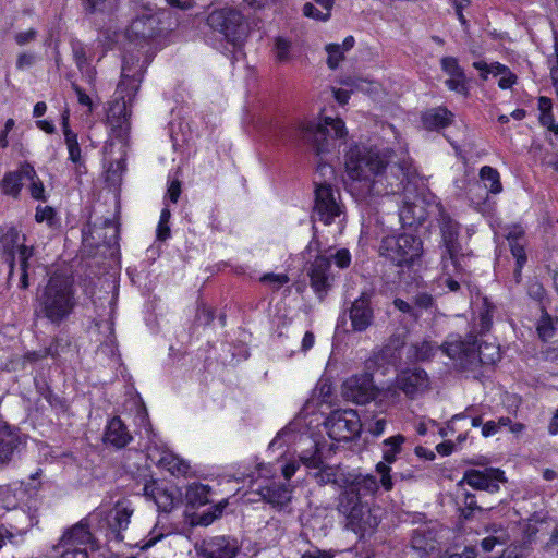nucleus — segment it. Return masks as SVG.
I'll return each mask as SVG.
<instances>
[{
  "label": "nucleus",
  "mask_w": 558,
  "mask_h": 558,
  "mask_svg": "<svg viewBox=\"0 0 558 558\" xmlns=\"http://www.w3.org/2000/svg\"><path fill=\"white\" fill-rule=\"evenodd\" d=\"M159 462L160 465L168 470L172 475H185L190 470V465L186 461L171 452L163 453Z\"/></svg>",
  "instance_id": "nucleus-36"
},
{
  "label": "nucleus",
  "mask_w": 558,
  "mask_h": 558,
  "mask_svg": "<svg viewBox=\"0 0 558 558\" xmlns=\"http://www.w3.org/2000/svg\"><path fill=\"white\" fill-rule=\"evenodd\" d=\"M415 305L428 310L434 305V299L430 294L427 293H418L415 295Z\"/></svg>",
  "instance_id": "nucleus-60"
},
{
  "label": "nucleus",
  "mask_w": 558,
  "mask_h": 558,
  "mask_svg": "<svg viewBox=\"0 0 558 558\" xmlns=\"http://www.w3.org/2000/svg\"><path fill=\"white\" fill-rule=\"evenodd\" d=\"M29 182V192L33 198L35 199H44L45 198V187L37 173L33 179H26Z\"/></svg>",
  "instance_id": "nucleus-51"
},
{
  "label": "nucleus",
  "mask_w": 558,
  "mask_h": 558,
  "mask_svg": "<svg viewBox=\"0 0 558 558\" xmlns=\"http://www.w3.org/2000/svg\"><path fill=\"white\" fill-rule=\"evenodd\" d=\"M328 436L336 441H349L360 434L362 423L352 409L336 410L325 422Z\"/></svg>",
  "instance_id": "nucleus-10"
},
{
  "label": "nucleus",
  "mask_w": 558,
  "mask_h": 558,
  "mask_svg": "<svg viewBox=\"0 0 558 558\" xmlns=\"http://www.w3.org/2000/svg\"><path fill=\"white\" fill-rule=\"evenodd\" d=\"M207 25L233 45H239L247 35L243 14L230 7L216 9L207 16Z\"/></svg>",
  "instance_id": "nucleus-6"
},
{
  "label": "nucleus",
  "mask_w": 558,
  "mask_h": 558,
  "mask_svg": "<svg viewBox=\"0 0 558 558\" xmlns=\"http://www.w3.org/2000/svg\"><path fill=\"white\" fill-rule=\"evenodd\" d=\"M258 493L263 500L278 511H286L292 499V488L281 482H269L259 486Z\"/></svg>",
  "instance_id": "nucleus-23"
},
{
  "label": "nucleus",
  "mask_w": 558,
  "mask_h": 558,
  "mask_svg": "<svg viewBox=\"0 0 558 558\" xmlns=\"http://www.w3.org/2000/svg\"><path fill=\"white\" fill-rule=\"evenodd\" d=\"M34 175L35 169L31 163L25 162L21 165L19 170L7 173L2 179L3 193L17 197L21 192L23 181H26V179H33Z\"/></svg>",
  "instance_id": "nucleus-27"
},
{
  "label": "nucleus",
  "mask_w": 558,
  "mask_h": 558,
  "mask_svg": "<svg viewBox=\"0 0 558 558\" xmlns=\"http://www.w3.org/2000/svg\"><path fill=\"white\" fill-rule=\"evenodd\" d=\"M544 548L547 551H551V553H554L555 555L558 556V523H555V525H554V527H553V530L550 532V537L546 542Z\"/></svg>",
  "instance_id": "nucleus-54"
},
{
  "label": "nucleus",
  "mask_w": 558,
  "mask_h": 558,
  "mask_svg": "<svg viewBox=\"0 0 558 558\" xmlns=\"http://www.w3.org/2000/svg\"><path fill=\"white\" fill-rule=\"evenodd\" d=\"M507 241L515 263L519 264V266L525 265L527 258L525 254L524 231L519 227H514L508 232Z\"/></svg>",
  "instance_id": "nucleus-32"
},
{
  "label": "nucleus",
  "mask_w": 558,
  "mask_h": 558,
  "mask_svg": "<svg viewBox=\"0 0 558 558\" xmlns=\"http://www.w3.org/2000/svg\"><path fill=\"white\" fill-rule=\"evenodd\" d=\"M379 253L397 266H402L421 255L422 241L412 234L388 235L381 240Z\"/></svg>",
  "instance_id": "nucleus-9"
},
{
  "label": "nucleus",
  "mask_w": 558,
  "mask_h": 558,
  "mask_svg": "<svg viewBox=\"0 0 558 558\" xmlns=\"http://www.w3.org/2000/svg\"><path fill=\"white\" fill-rule=\"evenodd\" d=\"M291 43L282 37H277L275 40V57L280 63L290 60Z\"/></svg>",
  "instance_id": "nucleus-46"
},
{
  "label": "nucleus",
  "mask_w": 558,
  "mask_h": 558,
  "mask_svg": "<svg viewBox=\"0 0 558 558\" xmlns=\"http://www.w3.org/2000/svg\"><path fill=\"white\" fill-rule=\"evenodd\" d=\"M342 213L339 192L335 191L330 184H317L315 189V205L312 214L313 220L330 225L337 217H340Z\"/></svg>",
  "instance_id": "nucleus-11"
},
{
  "label": "nucleus",
  "mask_w": 558,
  "mask_h": 558,
  "mask_svg": "<svg viewBox=\"0 0 558 558\" xmlns=\"http://www.w3.org/2000/svg\"><path fill=\"white\" fill-rule=\"evenodd\" d=\"M311 287L322 300L330 289L333 277L330 272V258L317 256L310 267Z\"/></svg>",
  "instance_id": "nucleus-22"
},
{
  "label": "nucleus",
  "mask_w": 558,
  "mask_h": 558,
  "mask_svg": "<svg viewBox=\"0 0 558 558\" xmlns=\"http://www.w3.org/2000/svg\"><path fill=\"white\" fill-rule=\"evenodd\" d=\"M310 441V447L305 450H303L299 458L300 461L310 470L317 469V466H320L323 464V459L320 454V450L317 446V444L313 440Z\"/></svg>",
  "instance_id": "nucleus-40"
},
{
  "label": "nucleus",
  "mask_w": 558,
  "mask_h": 558,
  "mask_svg": "<svg viewBox=\"0 0 558 558\" xmlns=\"http://www.w3.org/2000/svg\"><path fill=\"white\" fill-rule=\"evenodd\" d=\"M20 444V438L8 427L0 428V465L8 463Z\"/></svg>",
  "instance_id": "nucleus-33"
},
{
  "label": "nucleus",
  "mask_w": 558,
  "mask_h": 558,
  "mask_svg": "<svg viewBox=\"0 0 558 558\" xmlns=\"http://www.w3.org/2000/svg\"><path fill=\"white\" fill-rule=\"evenodd\" d=\"M301 558H332V555L327 551H323L319 549H313L305 551Z\"/></svg>",
  "instance_id": "nucleus-64"
},
{
  "label": "nucleus",
  "mask_w": 558,
  "mask_h": 558,
  "mask_svg": "<svg viewBox=\"0 0 558 558\" xmlns=\"http://www.w3.org/2000/svg\"><path fill=\"white\" fill-rule=\"evenodd\" d=\"M300 135L312 144L318 155L329 151L337 140L347 135L344 122L339 118L324 117L318 122L308 121L300 126Z\"/></svg>",
  "instance_id": "nucleus-4"
},
{
  "label": "nucleus",
  "mask_w": 558,
  "mask_h": 558,
  "mask_svg": "<svg viewBox=\"0 0 558 558\" xmlns=\"http://www.w3.org/2000/svg\"><path fill=\"white\" fill-rule=\"evenodd\" d=\"M453 120V113L445 107H436L422 113V123L426 130H440Z\"/></svg>",
  "instance_id": "nucleus-31"
},
{
  "label": "nucleus",
  "mask_w": 558,
  "mask_h": 558,
  "mask_svg": "<svg viewBox=\"0 0 558 558\" xmlns=\"http://www.w3.org/2000/svg\"><path fill=\"white\" fill-rule=\"evenodd\" d=\"M76 305L73 281L65 276L53 275L36 295L35 314L60 326L74 313Z\"/></svg>",
  "instance_id": "nucleus-3"
},
{
  "label": "nucleus",
  "mask_w": 558,
  "mask_h": 558,
  "mask_svg": "<svg viewBox=\"0 0 558 558\" xmlns=\"http://www.w3.org/2000/svg\"><path fill=\"white\" fill-rule=\"evenodd\" d=\"M439 228L441 233V265L442 269L448 274H456L461 270L460 258L461 244L458 240L460 233V225L449 215L442 213L439 219Z\"/></svg>",
  "instance_id": "nucleus-8"
},
{
  "label": "nucleus",
  "mask_w": 558,
  "mask_h": 558,
  "mask_svg": "<svg viewBox=\"0 0 558 558\" xmlns=\"http://www.w3.org/2000/svg\"><path fill=\"white\" fill-rule=\"evenodd\" d=\"M160 32V19L155 14H143L132 21L125 36L130 43L142 46Z\"/></svg>",
  "instance_id": "nucleus-16"
},
{
  "label": "nucleus",
  "mask_w": 558,
  "mask_h": 558,
  "mask_svg": "<svg viewBox=\"0 0 558 558\" xmlns=\"http://www.w3.org/2000/svg\"><path fill=\"white\" fill-rule=\"evenodd\" d=\"M476 362L480 361L482 364H495L500 360L499 348L495 344L486 342H476Z\"/></svg>",
  "instance_id": "nucleus-39"
},
{
  "label": "nucleus",
  "mask_w": 558,
  "mask_h": 558,
  "mask_svg": "<svg viewBox=\"0 0 558 558\" xmlns=\"http://www.w3.org/2000/svg\"><path fill=\"white\" fill-rule=\"evenodd\" d=\"M480 178L484 182L485 189H487L490 193L498 194L502 191L500 175L496 169L489 166L482 167L480 170Z\"/></svg>",
  "instance_id": "nucleus-37"
},
{
  "label": "nucleus",
  "mask_w": 558,
  "mask_h": 558,
  "mask_svg": "<svg viewBox=\"0 0 558 558\" xmlns=\"http://www.w3.org/2000/svg\"><path fill=\"white\" fill-rule=\"evenodd\" d=\"M132 439L133 437L128 430L126 425L119 416H114L108 422L104 434V441L106 444L121 449L130 444Z\"/></svg>",
  "instance_id": "nucleus-28"
},
{
  "label": "nucleus",
  "mask_w": 558,
  "mask_h": 558,
  "mask_svg": "<svg viewBox=\"0 0 558 558\" xmlns=\"http://www.w3.org/2000/svg\"><path fill=\"white\" fill-rule=\"evenodd\" d=\"M48 355H51V356H56L57 355V351L53 350L52 347H49L47 349H45L44 351H33V352H28L26 354V360L31 361V362H35V361H38V360H41Z\"/></svg>",
  "instance_id": "nucleus-57"
},
{
  "label": "nucleus",
  "mask_w": 558,
  "mask_h": 558,
  "mask_svg": "<svg viewBox=\"0 0 558 558\" xmlns=\"http://www.w3.org/2000/svg\"><path fill=\"white\" fill-rule=\"evenodd\" d=\"M337 509L345 520L347 529L360 537L372 535L380 523L379 509L371 508L368 504H353L349 499L338 504Z\"/></svg>",
  "instance_id": "nucleus-7"
},
{
  "label": "nucleus",
  "mask_w": 558,
  "mask_h": 558,
  "mask_svg": "<svg viewBox=\"0 0 558 558\" xmlns=\"http://www.w3.org/2000/svg\"><path fill=\"white\" fill-rule=\"evenodd\" d=\"M181 194V183L179 180L170 182L166 197L173 204H175Z\"/></svg>",
  "instance_id": "nucleus-55"
},
{
  "label": "nucleus",
  "mask_w": 558,
  "mask_h": 558,
  "mask_svg": "<svg viewBox=\"0 0 558 558\" xmlns=\"http://www.w3.org/2000/svg\"><path fill=\"white\" fill-rule=\"evenodd\" d=\"M239 548L238 541L229 536L208 537L195 545L201 558H235Z\"/></svg>",
  "instance_id": "nucleus-15"
},
{
  "label": "nucleus",
  "mask_w": 558,
  "mask_h": 558,
  "mask_svg": "<svg viewBox=\"0 0 558 558\" xmlns=\"http://www.w3.org/2000/svg\"><path fill=\"white\" fill-rule=\"evenodd\" d=\"M452 4L456 8V14L458 16V20L460 21V23L463 26H466L468 22L462 13V10L464 7H466L469 4V0H454V2H452Z\"/></svg>",
  "instance_id": "nucleus-63"
},
{
  "label": "nucleus",
  "mask_w": 558,
  "mask_h": 558,
  "mask_svg": "<svg viewBox=\"0 0 558 558\" xmlns=\"http://www.w3.org/2000/svg\"><path fill=\"white\" fill-rule=\"evenodd\" d=\"M226 505H227V501L219 502L213 507L214 508L213 511L202 512L198 515L196 523L198 525H203V526H207V525L211 524L217 518H219L221 515Z\"/></svg>",
  "instance_id": "nucleus-45"
},
{
  "label": "nucleus",
  "mask_w": 558,
  "mask_h": 558,
  "mask_svg": "<svg viewBox=\"0 0 558 558\" xmlns=\"http://www.w3.org/2000/svg\"><path fill=\"white\" fill-rule=\"evenodd\" d=\"M440 350L456 361L460 367H468L476 363V340L470 339L463 341L460 338H454L447 341Z\"/></svg>",
  "instance_id": "nucleus-21"
},
{
  "label": "nucleus",
  "mask_w": 558,
  "mask_h": 558,
  "mask_svg": "<svg viewBox=\"0 0 558 558\" xmlns=\"http://www.w3.org/2000/svg\"><path fill=\"white\" fill-rule=\"evenodd\" d=\"M440 347H437L432 341L422 340L415 342L410 348V356L415 359L416 361H427L439 350Z\"/></svg>",
  "instance_id": "nucleus-38"
},
{
  "label": "nucleus",
  "mask_w": 558,
  "mask_h": 558,
  "mask_svg": "<svg viewBox=\"0 0 558 558\" xmlns=\"http://www.w3.org/2000/svg\"><path fill=\"white\" fill-rule=\"evenodd\" d=\"M328 53L327 64L330 69H336L343 59V51L339 44H329L326 46Z\"/></svg>",
  "instance_id": "nucleus-48"
},
{
  "label": "nucleus",
  "mask_w": 558,
  "mask_h": 558,
  "mask_svg": "<svg viewBox=\"0 0 558 558\" xmlns=\"http://www.w3.org/2000/svg\"><path fill=\"white\" fill-rule=\"evenodd\" d=\"M505 481L504 472L499 469L487 468L484 470H468L464 472L461 483H466L474 489L496 493L499 484Z\"/></svg>",
  "instance_id": "nucleus-18"
},
{
  "label": "nucleus",
  "mask_w": 558,
  "mask_h": 558,
  "mask_svg": "<svg viewBox=\"0 0 558 558\" xmlns=\"http://www.w3.org/2000/svg\"><path fill=\"white\" fill-rule=\"evenodd\" d=\"M378 490L379 485L375 475L357 474L347 482V485L339 495L338 504H343L345 499L352 501V505L367 504L362 499L375 496Z\"/></svg>",
  "instance_id": "nucleus-13"
},
{
  "label": "nucleus",
  "mask_w": 558,
  "mask_h": 558,
  "mask_svg": "<svg viewBox=\"0 0 558 558\" xmlns=\"http://www.w3.org/2000/svg\"><path fill=\"white\" fill-rule=\"evenodd\" d=\"M387 421L384 416H373L371 420H366L364 426L368 433L374 436H379L384 433Z\"/></svg>",
  "instance_id": "nucleus-49"
},
{
  "label": "nucleus",
  "mask_w": 558,
  "mask_h": 558,
  "mask_svg": "<svg viewBox=\"0 0 558 558\" xmlns=\"http://www.w3.org/2000/svg\"><path fill=\"white\" fill-rule=\"evenodd\" d=\"M411 548L418 553L421 557L429 555L437 548L436 535L427 526H420L413 531L411 538Z\"/></svg>",
  "instance_id": "nucleus-29"
},
{
  "label": "nucleus",
  "mask_w": 558,
  "mask_h": 558,
  "mask_svg": "<svg viewBox=\"0 0 558 558\" xmlns=\"http://www.w3.org/2000/svg\"><path fill=\"white\" fill-rule=\"evenodd\" d=\"M473 413H474V407L473 405L468 407L464 410V412L453 415L452 416V421L471 417L472 418V426L473 427H477V426L482 425V417L478 416V415L474 416Z\"/></svg>",
  "instance_id": "nucleus-53"
},
{
  "label": "nucleus",
  "mask_w": 558,
  "mask_h": 558,
  "mask_svg": "<svg viewBox=\"0 0 558 558\" xmlns=\"http://www.w3.org/2000/svg\"><path fill=\"white\" fill-rule=\"evenodd\" d=\"M341 84L345 87H349L350 92L360 90L368 93L371 92V86L373 85V82L359 76H347L343 80H341Z\"/></svg>",
  "instance_id": "nucleus-43"
},
{
  "label": "nucleus",
  "mask_w": 558,
  "mask_h": 558,
  "mask_svg": "<svg viewBox=\"0 0 558 558\" xmlns=\"http://www.w3.org/2000/svg\"><path fill=\"white\" fill-rule=\"evenodd\" d=\"M398 387L410 397L425 391L428 388L427 373L422 368H413L402 372L397 379Z\"/></svg>",
  "instance_id": "nucleus-26"
},
{
  "label": "nucleus",
  "mask_w": 558,
  "mask_h": 558,
  "mask_svg": "<svg viewBox=\"0 0 558 558\" xmlns=\"http://www.w3.org/2000/svg\"><path fill=\"white\" fill-rule=\"evenodd\" d=\"M143 495L155 502L157 509L161 512L169 513L179 502L177 489L160 484L154 480L145 483L143 487Z\"/></svg>",
  "instance_id": "nucleus-20"
},
{
  "label": "nucleus",
  "mask_w": 558,
  "mask_h": 558,
  "mask_svg": "<svg viewBox=\"0 0 558 558\" xmlns=\"http://www.w3.org/2000/svg\"><path fill=\"white\" fill-rule=\"evenodd\" d=\"M303 13L306 16H310V17H313V19H316V20H320V21H326L330 16L328 12L319 10L316 7V4H313V3H310V2L304 4Z\"/></svg>",
  "instance_id": "nucleus-52"
},
{
  "label": "nucleus",
  "mask_w": 558,
  "mask_h": 558,
  "mask_svg": "<svg viewBox=\"0 0 558 558\" xmlns=\"http://www.w3.org/2000/svg\"><path fill=\"white\" fill-rule=\"evenodd\" d=\"M35 219L37 222H46L49 227H54L57 225L56 211L50 206L36 208Z\"/></svg>",
  "instance_id": "nucleus-47"
},
{
  "label": "nucleus",
  "mask_w": 558,
  "mask_h": 558,
  "mask_svg": "<svg viewBox=\"0 0 558 558\" xmlns=\"http://www.w3.org/2000/svg\"><path fill=\"white\" fill-rule=\"evenodd\" d=\"M171 217L170 209L166 206L160 214L159 222L157 226V239L166 241L170 236L169 220Z\"/></svg>",
  "instance_id": "nucleus-44"
},
{
  "label": "nucleus",
  "mask_w": 558,
  "mask_h": 558,
  "mask_svg": "<svg viewBox=\"0 0 558 558\" xmlns=\"http://www.w3.org/2000/svg\"><path fill=\"white\" fill-rule=\"evenodd\" d=\"M134 507L128 499L119 500L110 512L109 529L117 541H123L122 532L129 527Z\"/></svg>",
  "instance_id": "nucleus-25"
},
{
  "label": "nucleus",
  "mask_w": 558,
  "mask_h": 558,
  "mask_svg": "<svg viewBox=\"0 0 558 558\" xmlns=\"http://www.w3.org/2000/svg\"><path fill=\"white\" fill-rule=\"evenodd\" d=\"M389 163L388 151H381L375 147L364 145H354L350 147L345 155V172L348 177L363 184L365 194H398L405 189V182L415 175V169L412 160L402 157L398 162L390 166V172L397 177V183L383 185V173Z\"/></svg>",
  "instance_id": "nucleus-1"
},
{
  "label": "nucleus",
  "mask_w": 558,
  "mask_h": 558,
  "mask_svg": "<svg viewBox=\"0 0 558 558\" xmlns=\"http://www.w3.org/2000/svg\"><path fill=\"white\" fill-rule=\"evenodd\" d=\"M441 70L449 76L445 81V85L458 94L468 95V80L463 69L460 66L458 59L454 57H444L440 60Z\"/></svg>",
  "instance_id": "nucleus-24"
},
{
  "label": "nucleus",
  "mask_w": 558,
  "mask_h": 558,
  "mask_svg": "<svg viewBox=\"0 0 558 558\" xmlns=\"http://www.w3.org/2000/svg\"><path fill=\"white\" fill-rule=\"evenodd\" d=\"M517 81V76L508 71V73L501 74V77L498 82V86L502 89L510 88Z\"/></svg>",
  "instance_id": "nucleus-62"
},
{
  "label": "nucleus",
  "mask_w": 558,
  "mask_h": 558,
  "mask_svg": "<svg viewBox=\"0 0 558 558\" xmlns=\"http://www.w3.org/2000/svg\"><path fill=\"white\" fill-rule=\"evenodd\" d=\"M144 61L140 57L126 53L123 59L121 80L117 86L116 98L110 102L107 122L111 134L122 143L129 138L131 130V107L140 89L145 72Z\"/></svg>",
  "instance_id": "nucleus-2"
},
{
  "label": "nucleus",
  "mask_w": 558,
  "mask_h": 558,
  "mask_svg": "<svg viewBox=\"0 0 558 558\" xmlns=\"http://www.w3.org/2000/svg\"><path fill=\"white\" fill-rule=\"evenodd\" d=\"M312 476L319 485H326L336 482V471L332 466L325 465L324 463L317 469H312Z\"/></svg>",
  "instance_id": "nucleus-42"
},
{
  "label": "nucleus",
  "mask_w": 558,
  "mask_h": 558,
  "mask_svg": "<svg viewBox=\"0 0 558 558\" xmlns=\"http://www.w3.org/2000/svg\"><path fill=\"white\" fill-rule=\"evenodd\" d=\"M73 88L77 95V100L82 106L87 107L88 112L93 110V101L90 97L77 85H73Z\"/></svg>",
  "instance_id": "nucleus-58"
},
{
  "label": "nucleus",
  "mask_w": 558,
  "mask_h": 558,
  "mask_svg": "<svg viewBox=\"0 0 558 558\" xmlns=\"http://www.w3.org/2000/svg\"><path fill=\"white\" fill-rule=\"evenodd\" d=\"M343 396L355 403H367L375 396L373 378L368 373L348 378L342 387Z\"/></svg>",
  "instance_id": "nucleus-19"
},
{
  "label": "nucleus",
  "mask_w": 558,
  "mask_h": 558,
  "mask_svg": "<svg viewBox=\"0 0 558 558\" xmlns=\"http://www.w3.org/2000/svg\"><path fill=\"white\" fill-rule=\"evenodd\" d=\"M332 257L340 268H347L350 265L351 255L348 250H339Z\"/></svg>",
  "instance_id": "nucleus-56"
},
{
  "label": "nucleus",
  "mask_w": 558,
  "mask_h": 558,
  "mask_svg": "<svg viewBox=\"0 0 558 558\" xmlns=\"http://www.w3.org/2000/svg\"><path fill=\"white\" fill-rule=\"evenodd\" d=\"M260 281L271 286L274 290L280 289L283 284L289 282V277L284 274H266L260 278Z\"/></svg>",
  "instance_id": "nucleus-50"
},
{
  "label": "nucleus",
  "mask_w": 558,
  "mask_h": 558,
  "mask_svg": "<svg viewBox=\"0 0 558 558\" xmlns=\"http://www.w3.org/2000/svg\"><path fill=\"white\" fill-rule=\"evenodd\" d=\"M372 298V291H364L351 303L348 312L353 331L363 332L372 326L374 322Z\"/></svg>",
  "instance_id": "nucleus-17"
},
{
  "label": "nucleus",
  "mask_w": 558,
  "mask_h": 558,
  "mask_svg": "<svg viewBox=\"0 0 558 558\" xmlns=\"http://www.w3.org/2000/svg\"><path fill=\"white\" fill-rule=\"evenodd\" d=\"M88 545L94 548L92 533L86 524L80 522L62 535L58 546L63 550L58 558H88Z\"/></svg>",
  "instance_id": "nucleus-12"
},
{
  "label": "nucleus",
  "mask_w": 558,
  "mask_h": 558,
  "mask_svg": "<svg viewBox=\"0 0 558 558\" xmlns=\"http://www.w3.org/2000/svg\"><path fill=\"white\" fill-rule=\"evenodd\" d=\"M209 492L208 486L193 483L186 488L185 498L192 507H201L209 502Z\"/></svg>",
  "instance_id": "nucleus-35"
},
{
  "label": "nucleus",
  "mask_w": 558,
  "mask_h": 558,
  "mask_svg": "<svg viewBox=\"0 0 558 558\" xmlns=\"http://www.w3.org/2000/svg\"><path fill=\"white\" fill-rule=\"evenodd\" d=\"M62 129H63L64 141H65L68 151H69V159L74 163L81 162L82 156H81L80 144L77 141V134L75 132H73L69 126V113L68 112H64L62 114Z\"/></svg>",
  "instance_id": "nucleus-34"
},
{
  "label": "nucleus",
  "mask_w": 558,
  "mask_h": 558,
  "mask_svg": "<svg viewBox=\"0 0 558 558\" xmlns=\"http://www.w3.org/2000/svg\"><path fill=\"white\" fill-rule=\"evenodd\" d=\"M35 59H36V57L33 53H27V52L21 53L17 57L16 66L20 70L29 68L35 63Z\"/></svg>",
  "instance_id": "nucleus-59"
},
{
  "label": "nucleus",
  "mask_w": 558,
  "mask_h": 558,
  "mask_svg": "<svg viewBox=\"0 0 558 558\" xmlns=\"http://www.w3.org/2000/svg\"><path fill=\"white\" fill-rule=\"evenodd\" d=\"M38 522L39 521H38V515H37L36 510L31 512V511H25L23 509H20V510H15L12 513L8 529L13 532V536L15 534L23 536L33 526L37 525Z\"/></svg>",
  "instance_id": "nucleus-30"
},
{
  "label": "nucleus",
  "mask_w": 558,
  "mask_h": 558,
  "mask_svg": "<svg viewBox=\"0 0 558 558\" xmlns=\"http://www.w3.org/2000/svg\"><path fill=\"white\" fill-rule=\"evenodd\" d=\"M537 333L543 341H547L554 337L555 319L547 313H544L537 323Z\"/></svg>",
  "instance_id": "nucleus-41"
},
{
  "label": "nucleus",
  "mask_w": 558,
  "mask_h": 558,
  "mask_svg": "<svg viewBox=\"0 0 558 558\" xmlns=\"http://www.w3.org/2000/svg\"><path fill=\"white\" fill-rule=\"evenodd\" d=\"M36 34H37V32L33 28L25 31V32H20L15 35V41L17 45L24 46L27 43L34 40L36 37Z\"/></svg>",
  "instance_id": "nucleus-61"
},
{
  "label": "nucleus",
  "mask_w": 558,
  "mask_h": 558,
  "mask_svg": "<svg viewBox=\"0 0 558 558\" xmlns=\"http://www.w3.org/2000/svg\"><path fill=\"white\" fill-rule=\"evenodd\" d=\"M25 236L21 235L20 232L10 228L1 238V247L4 262L10 267L9 278L13 276L15 257L17 255L20 264V288L26 289L28 283V259L33 256V247L24 244Z\"/></svg>",
  "instance_id": "nucleus-5"
},
{
  "label": "nucleus",
  "mask_w": 558,
  "mask_h": 558,
  "mask_svg": "<svg viewBox=\"0 0 558 558\" xmlns=\"http://www.w3.org/2000/svg\"><path fill=\"white\" fill-rule=\"evenodd\" d=\"M405 437L398 434L386 438L383 441V460L376 464V472L380 475V484L386 492L393 487L392 477L390 475V464L397 460V456L402 450Z\"/></svg>",
  "instance_id": "nucleus-14"
}]
</instances>
